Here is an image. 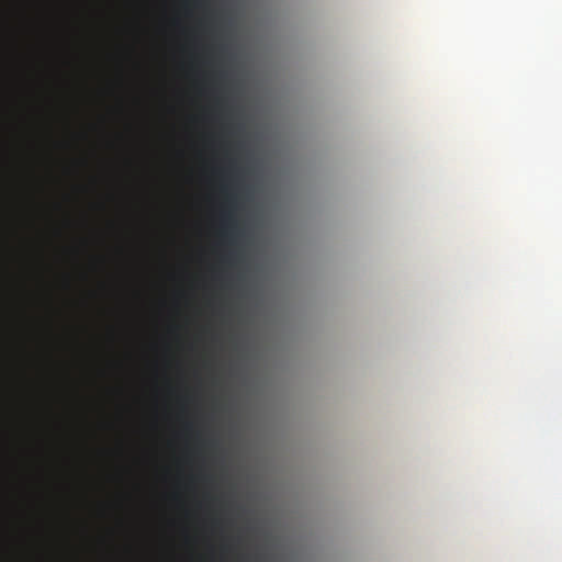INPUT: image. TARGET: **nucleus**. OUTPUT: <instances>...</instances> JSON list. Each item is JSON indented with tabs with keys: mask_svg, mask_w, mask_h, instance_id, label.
Returning a JSON list of instances; mask_svg holds the SVG:
<instances>
[{
	"mask_svg": "<svg viewBox=\"0 0 562 562\" xmlns=\"http://www.w3.org/2000/svg\"><path fill=\"white\" fill-rule=\"evenodd\" d=\"M5 176H223V173H193V172H102V173H37L11 172L8 161L7 140V0H2V177Z\"/></svg>",
	"mask_w": 562,
	"mask_h": 562,
	"instance_id": "1",
	"label": "nucleus"
},
{
	"mask_svg": "<svg viewBox=\"0 0 562 562\" xmlns=\"http://www.w3.org/2000/svg\"><path fill=\"white\" fill-rule=\"evenodd\" d=\"M238 133L239 128L231 124H224L218 133L206 138L205 147L215 159L228 162L235 161L247 149L246 142L235 137Z\"/></svg>",
	"mask_w": 562,
	"mask_h": 562,
	"instance_id": "2",
	"label": "nucleus"
},
{
	"mask_svg": "<svg viewBox=\"0 0 562 562\" xmlns=\"http://www.w3.org/2000/svg\"><path fill=\"white\" fill-rule=\"evenodd\" d=\"M85 133L76 134L69 139H56L52 132L32 121H26L22 132V145L29 151H40L48 147L69 149L75 147L79 142L87 140Z\"/></svg>",
	"mask_w": 562,
	"mask_h": 562,
	"instance_id": "3",
	"label": "nucleus"
},
{
	"mask_svg": "<svg viewBox=\"0 0 562 562\" xmlns=\"http://www.w3.org/2000/svg\"><path fill=\"white\" fill-rule=\"evenodd\" d=\"M44 211V205L35 198H29L21 205L23 223L27 229H34L37 220Z\"/></svg>",
	"mask_w": 562,
	"mask_h": 562,
	"instance_id": "4",
	"label": "nucleus"
},
{
	"mask_svg": "<svg viewBox=\"0 0 562 562\" xmlns=\"http://www.w3.org/2000/svg\"><path fill=\"white\" fill-rule=\"evenodd\" d=\"M224 218L228 225L233 226L235 224V217L232 210H228L224 213Z\"/></svg>",
	"mask_w": 562,
	"mask_h": 562,
	"instance_id": "5",
	"label": "nucleus"
},
{
	"mask_svg": "<svg viewBox=\"0 0 562 562\" xmlns=\"http://www.w3.org/2000/svg\"><path fill=\"white\" fill-rule=\"evenodd\" d=\"M26 245H27V251L33 250V248H34L33 240L26 239Z\"/></svg>",
	"mask_w": 562,
	"mask_h": 562,
	"instance_id": "6",
	"label": "nucleus"
},
{
	"mask_svg": "<svg viewBox=\"0 0 562 562\" xmlns=\"http://www.w3.org/2000/svg\"><path fill=\"white\" fill-rule=\"evenodd\" d=\"M228 204H229V206H231L232 209H233V207H235V205H236V201H235V199H234L233 196H231V198L228 199Z\"/></svg>",
	"mask_w": 562,
	"mask_h": 562,
	"instance_id": "7",
	"label": "nucleus"
}]
</instances>
